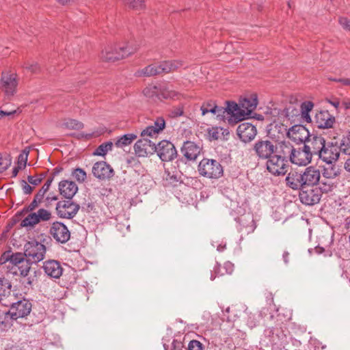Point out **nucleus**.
Listing matches in <instances>:
<instances>
[{
  "label": "nucleus",
  "mask_w": 350,
  "mask_h": 350,
  "mask_svg": "<svg viewBox=\"0 0 350 350\" xmlns=\"http://www.w3.org/2000/svg\"><path fill=\"white\" fill-rule=\"evenodd\" d=\"M18 81L16 75L10 72H3L0 87L8 98L13 96L16 92Z\"/></svg>",
  "instance_id": "6"
},
{
  "label": "nucleus",
  "mask_w": 350,
  "mask_h": 350,
  "mask_svg": "<svg viewBox=\"0 0 350 350\" xmlns=\"http://www.w3.org/2000/svg\"><path fill=\"white\" fill-rule=\"evenodd\" d=\"M340 149L343 153L350 156V135L342 141Z\"/></svg>",
  "instance_id": "44"
},
{
  "label": "nucleus",
  "mask_w": 350,
  "mask_h": 350,
  "mask_svg": "<svg viewBox=\"0 0 350 350\" xmlns=\"http://www.w3.org/2000/svg\"><path fill=\"white\" fill-rule=\"evenodd\" d=\"M158 93L157 88L155 85H149L144 88L143 94L148 98H152Z\"/></svg>",
  "instance_id": "47"
},
{
  "label": "nucleus",
  "mask_w": 350,
  "mask_h": 350,
  "mask_svg": "<svg viewBox=\"0 0 350 350\" xmlns=\"http://www.w3.org/2000/svg\"><path fill=\"white\" fill-rule=\"evenodd\" d=\"M46 191H45L42 189H40L38 192L36 194L35 198H36L38 200H40L41 202L44 197V195L46 194Z\"/></svg>",
  "instance_id": "60"
},
{
  "label": "nucleus",
  "mask_w": 350,
  "mask_h": 350,
  "mask_svg": "<svg viewBox=\"0 0 350 350\" xmlns=\"http://www.w3.org/2000/svg\"><path fill=\"white\" fill-rule=\"evenodd\" d=\"M154 152L163 161H171L177 157L174 145L167 140H162L155 145Z\"/></svg>",
  "instance_id": "8"
},
{
  "label": "nucleus",
  "mask_w": 350,
  "mask_h": 350,
  "mask_svg": "<svg viewBox=\"0 0 350 350\" xmlns=\"http://www.w3.org/2000/svg\"><path fill=\"white\" fill-rule=\"evenodd\" d=\"M183 114V110L180 107H176L172 110L171 116L173 118L181 116Z\"/></svg>",
  "instance_id": "58"
},
{
  "label": "nucleus",
  "mask_w": 350,
  "mask_h": 350,
  "mask_svg": "<svg viewBox=\"0 0 350 350\" xmlns=\"http://www.w3.org/2000/svg\"><path fill=\"white\" fill-rule=\"evenodd\" d=\"M304 188L313 187L320 181L321 172L314 167L310 166L301 172Z\"/></svg>",
  "instance_id": "17"
},
{
  "label": "nucleus",
  "mask_w": 350,
  "mask_h": 350,
  "mask_svg": "<svg viewBox=\"0 0 350 350\" xmlns=\"http://www.w3.org/2000/svg\"><path fill=\"white\" fill-rule=\"evenodd\" d=\"M23 67L27 70L28 71L32 72V73H36L37 72H38L40 70V66L38 65V64L37 62H25L23 64Z\"/></svg>",
  "instance_id": "45"
},
{
  "label": "nucleus",
  "mask_w": 350,
  "mask_h": 350,
  "mask_svg": "<svg viewBox=\"0 0 350 350\" xmlns=\"http://www.w3.org/2000/svg\"><path fill=\"white\" fill-rule=\"evenodd\" d=\"M225 268L226 269V273H231L232 271L233 265L229 262L225 263L224 265Z\"/></svg>",
  "instance_id": "64"
},
{
  "label": "nucleus",
  "mask_w": 350,
  "mask_h": 350,
  "mask_svg": "<svg viewBox=\"0 0 350 350\" xmlns=\"http://www.w3.org/2000/svg\"><path fill=\"white\" fill-rule=\"evenodd\" d=\"M12 319L9 310L6 312L0 313V330L4 331L10 325V320Z\"/></svg>",
  "instance_id": "37"
},
{
  "label": "nucleus",
  "mask_w": 350,
  "mask_h": 350,
  "mask_svg": "<svg viewBox=\"0 0 350 350\" xmlns=\"http://www.w3.org/2000/svg\"><path fill=\"white\" fill-rule=\"evenodd\" d=\"M287 135L294 142L297 144L304 142V144L311 135L304 126L295 124L289 129Z\"/></svg>",
  "instance_id": "15"
},
{
  "label": "nucleus",
  "mask_w": 350,
  "mask_h": 350,
  "mask_svg": "<svg viewBox=\"0 0 350 350\" xmlns=\"http://www.w3.org/2000/svg\"><path fill=\"white\" fill-rule=\"evenodd\" d=\"M155 143L152 142L150 139H145L142 137L134 145V150L138 157H147L150 154L154 152Z\"/></svg>",
  "instance_id": "18"
},
{
  "label": "nucleus",
  "mask_w": 350,
  "mask_h": 350,
  "mask_svg": "<svg viewBox=\"0 0 350 350\" xmlns=\"http://www.w3.org/2000/svg\"><path fill=\"white\" fill-rule=\"evenodd\" d=\"M163 126L162 131L165 127V121L163 117H157L154 121L152 125H150L154 129H157L159 128V126Z\"/></svg>",
  "instance_id": "51"
},
{
  "label": "nucleus",
  "mask_w": 350,
  "mask_h": 350,
  "mask_svg": "<svg viewBox=\"0 0 350 350\" xmlns=\"http://www.w3.org/2000/svg\"><path fill=\"white\" fill-rule=\"evenodd\" d=\"M113 147L111 142H107L100 144L94 152V154L98 156H105L109 150H111Z\"/></svg>",
  "instance_id": "38"
},
{
  "label": "nucleus",
  "mask_w": 350,
  "mask_h": 350,
  "mask_svg": "<svg viewBox=\"0 0 350 350\" xmlns=\"http://www.w3.org/2000/svg\"><path fill=\"white\" fill-rule=\"evenodd\" d=\"M200 151L201 148L191 141L185 142L180 149V152L187 161H195Z\"/></svg>",
  "instance_id": "23"
},
{
  "label": "nucleus",
  "mask_w": 350,
  "mask_h": 350,
  "mask_svg": "<svg viewBox=\"0 0 350 350\" xmlns=\"http://www.w3.org/2000/svg\"><path fill=\"white\" fill-rule=\"evenodd\" d=\"M137 135L133 133H127L118 138L115 142V145L118 148H124L132 144L136 139Z\"/></svg>",
  "instance_id": "32"
},
{
  "label": "nucleus",
  "mask_w": 350,
  "mask_h": 350,
  "mask_svg": "<svg viewBox=\"0 0 350 350\" xmlns=\"http://www.w3.org/2000/svg\"><path fill=\"white\" fill-rule=\"evenodd\" d=\"M44 273L53 278H59L63 273V268L60 263L55 260H46L44 262Z\"/></svg>",
  "instance_id": "24"
},
{
  "label": "nucleus",
  "mask_w": 350,
  "mask_h": 350,
  "mask_svg": "<svg viewBox=\"0 0 350 350\" xmlns=\"http://www.w3.org/2000/svg\"><path fill=\"white\" fill-rule=\"evenodd\" d=\"M288 160L279 154H273L267 161V170L273 175H284L287 172Z\"/></svg>",
  "instance_id": "7"
},
{
  "label": "nucleus",
  "mask_w": 350,
  "mask_h": 350,
  "mask_svg": "<svg viewBox=\"0 0 350 350\" xmlns=\"http://www.w3.org/2000/svg\"><path fill=\"white\" fill-rule=\"evenodd\" d=\"M60 194L68 200H71L78 191L77 184L73 181L62 180L59 183Z\"/></svg>",
  "instance_id": "25"
},
{
  "label": "nucleus",
  "mask_w": 350,
  "mask_h": 350,
  "mask_svg": "<svg viewBox=\"0 0 350 350\" xmlns=\"http://www.w3.org/2000/svg\"><path fill=\"white\" fill-rule=\"evenodd\" d=\"M162 94H163V97L165 98H173L176 95V94L174 91H171V90L169 91L167 90H163Z\"/></svg>",
  "instance_id": "62"
},
{
  "label": "nucleus",
  "mask_w": 350,
  "mask_h": 350,
  "mask_svg": "<svg viewBox=\"0 0 350 350\" xmlns=\"http://www.w3.org/2000/svg\"><path fill=\"white\" fill-rule=\"evenodd\" d=\"M164 73L163 70L162 62L159 65L151 64L144 68L138 70L135 72L136 77H152L157 75Z\"/></svg>",
  "instance_id": "27"
},
{
  "label": "nucleus",
  "mask_w": 350,
  "mask_h": 350,
  "mask_svg": "<svg viewBox=\"0 0 350 350\" xmlns=\"http://www.w3.org/2000/svg\"><path fill=\"white\" fill-rule=\"evenodd\" d=\"M258 105V100L256 95L250 98H244L240 101L241 111L239 120H243L249 116L256 109Z\"/></svg>",
  "instance_id": "21"
},
{
  "label": "nucleus",
  "mask_w": 350,
  "mask_h": 350,
  "mask_svg": "<svg viewBox=\"0 0 350 350\" xmlns=\"http://www.w3.org/2000/svg\"><path fill=\"white\" fill-rule=\"evenodd\" d=\"M137 47L132 44L123 46H108L102 51L101 58L103 61L113 62L128 57L136 51Z\"/></svg>",
  "instance_id": "1"
},
{
  "label": "nucleus",
  "mask_w": 350,
  "mask_h": 350,
  "mask_svg": "<svg viewBox=\"0 0 350 350\" xmlns=\"http://www.w3.org/2000/svg\"><path fill=\"white\" fill-rule=\"evenodd\" d=\"M79 205L68 200L59 201L57 203L56 211L61 218L72 219L79 210Z\"/></svg>",
  "instance_id": "11"
},
{
  "label": "nucleus",
  "mask_w": 350,
  "mask_h": 350,
  "mask_svg": "<svg viewBox=\"0 0 350 350\" xmlns=\"http://www.w3.org/2000/svg\"><path fill=\"white\" fill-rule=\"evenodd\" d=\"M340 174V170L335 163L327 164L322 170V177L325 179H335Z\"/></svg>",
  "instance_id": "30"
},
{
  "label": "nucleus",
  "mask_w": 350,
  "mask_h": 350,
  "mask_svg": "<svg viewBox=\"0 0 350 350\" xmlns=\"http://www.w3.org/2000/svg\"><path fill=\"white\" fill-rule=\"evenodd\" d=\"M315 124L319 129H330L336 122L335 117L328 111H321L314 117Z\"/></svg>",
  "instance_id": "22"
},
{
  "label": "nucleus",
  "mask_w": 350,
  "mask_h": 350,
  "mask_svg": "<svg viewBox=\"0 0 350 350\" xmlns=\"http://www.w3.org/2000/svg\"><path fill=\"white\" fill-rule=\"evenodd\" d=\"M327 102L334 106L336 109H338L340 105V102L337 98L333 100L328 99Z\"/></svg>",
  "instance_id": "63"
},
{
  "label": "nucleus",
  "mask_w": 350,
  "mask_h": 350,
  "mask_svg": "<svg viewBox=\"0 0 350 350\" xmlns=\"http://www.w3.org/2000/svg\"><path fill=\"white\" fill-rule=\"evenodd\" d=\"M162 127L163 126L159 125L158 129H154L151 126H148L141 131L140 136L145 139L157 137L162 131Z\"/></svg>",
  "instance_id": "34"
},
{
  "label": "nucleus",
  "mask_w": 350,
  "mask_h": 350,
  "mask_svg": "<svg viewBox=\"0 0 350 350\" xmlns=\"http://www.w3.org/2000/svg\"><path fill=\"white\" fill-rule=\"evenodd\" d=\"M53 180V177H51V178H48L41 189H42L43 191L44 190L45 191H47L49 189Z\"/></svg>",
  "instance_id": "61"
},
{
  "label": "nucleus",
  "mask_w": 350,
  "mask_h": 350,
  "mask_svg": "<svg viewBox=\"0 0 350 350\" xmlns=\"http://www.w3.org/2000/svg\"><path fill=\"white\" fill-rule=\"evenodd\" d=\"M188 350H203V345L198 340H192L188 345Z\"/></svg>",
  "instance_id": "49"
},
{
  "label": "nucleus",
  "mask_w": 350,
  "mask_h": 350,
  "mask_svg": "<svg viewBox=\"0 0 350 350\" xmlns=\"http://www.w3.org/2000/svg\"><path fill=\"white\" fill-rule=\"evenodd\" d=\"M124 3L135 10H142L145 8L144 0H124Z\"/></svg>",
  "instance_id": "39"
},
{
  "label": "nucleus",
  "mask_w": 350,
  "mask_h": 350,
  "mask_svg": "<svg viewBox=\"0 0 350 350\" xmlns=\"http://www.w3.org/2000/svg\"><path fill=\"white\" fill-rule=\"evenodd\" d=\"M52 217L51 213L44 208H40L37 212L31 213L21 223L23 227L32 228L41 221H46Z\"/></svg>",
  "instance_id": "9"
},
{
  "label": "nucleus",
  "mask_w": 350,
  "mask_h": 350,
  "mask_svg": "<svg viewBox=\"0 0 350 350\" xmlns=\"http://www.w3.org/2000/svg\"><path fill=\"white\" fill-rule=\"evenodd\" d=\"M313 106V103L310 101L303 103L301 105V113H309L312 109Z\"/></svg>",
  "instance_id": "52"
},
{
  "label": "nucleus",
  "mask_w": 350,
  "mask_h": 350,
  "mask_svg": "<svg viewBox=\"0 0 350 350\" xmlns=\"http://www.w3.org/2000/svg\"><path fill=\"white\" fill-rule=\"evenodd\" d=\"M295 147L288 141H282L279 143L278 154L282 158L290 161Z\"/></svg>",
  "instance_id": "28"
},
{
  "label": "nucleus",
  "mask_w": 350,
  "mask_h": 350,
  "mask_svg": "<svg viewBox=\"0 0 350 350\" xmlns=\"http://www.w3.org/2000/svg\"><path fill=\"white\" fill-rule=\"evenodd\" d=\"M10 163L4 159L0 154V173L5 171L9 166Z\"/></svg>",
  "instance_id": "57"
},
{
  "label": "nucleus",
  "mask_w": 350,
  "mask_h": 350,
  "mask_svg": "<svg viewBox=\"0 0 350 350\" xmlns=\"http://www.w3.org/2000/svg\"><path fill=\"white\" fill-rule=\"evenodd\" d=\"M312 159L304 145L302 147H295L290 161L299 166H306L311 162Z\"/></svg>",
  "instance_id": "19"
},
{
  "label": "nucleus",
  "mask_w": 350,
  "mask_h": 350,
  "mask_svg": "<svg viewBox=\"0 0 350 350\" xmlns=\"http://www.w3.org/2000/svg\"><path fill=\"white\" fill-rule=\"evenodd\" d=\"M299 198L303 204L312 206L319 202L321 193L318 188H302L299 191Z\"/></svg>",
  "instance_id": "12"
},
{
  "label": "nucleus",
  "mask_w": 350,
  "mask_h": 350,
  "mask_svg": "<svg viewBox=\"0 0 350 350\" xmlns=\"http://www.w3.org/2000/svg\"><path fill=\"white\" fill-rule=\"evenodd\" d=\"M45 253V246L37 241L28 242L25 245L24 254L27 261L31 263H36L43 260Z\"/></svg>",
  "instance_id": "3"
},
{
  "label": "nucleus",
  "mask_w": 350,
  "mask_h": 350,
  "mask_svg": "<svg viewBox=\"0 0 350 350\" xmlns=\"http://www.w3.org/2000/svg\"><path fill=\"white\" fill-rule=\"evenodd\" d=\"M163 347L165 350H182L183 345L180 342L173 340L170 345L164 343Z\"/></svg>",
  "instance_id": "46"
},
{
  "label": "nucleus",
  "mask_w": 350,
  "mask_h": 350,
  "mask_svg": "<svg viewBox=\"0 0 350 350\" xmlns=\"http://www.w3.org/2000/svg\"><path fill=\"white\" fill-rule=\"evenodd\" d=\"M29 262L30 261H27V260H26L22 264L18 265V269L20 272V275L24 278H26L28 275L30 271L31 267Z\"/></svg>",
  "instance_id": "42"
},
{
  "label": "nucleus",
  "mask_w": 350,
  "mask_h": 350,
  "mask_svg": "<svg viewBox=\"0 0 350 350\" xmlns=\"http://www.w3.org/2000/svg\"><path fill=\"white\" fill-rule=\"evenodd\" d=\"M92 174L97 178L104 180L113 176V170L105 161H99L94 163Z\"/></svg>",
  "instance_id": "20"
},
{
  "label": "nucleus",
  "mask_w": 350,
  "mask_h": 350,
  "mask_svg": "<svg viewBox=\"0 0 350 350\" xmlns=\"http://www.w3.org/2000/svg\"><path fill=\"white\" fill-rule=\"evenodd\" d=\"M50 235L60 243H67L70 238V232L62 222L54 221L49 228Z\"/></svg>",
  "instance_id": "10"
},
{
  "label": "nucleus",
  "mask_w": 350,
  "mask_h": 350,
  "mask_svg": "<svg viewBox=\"0 0 350 350\" xmlns=\"http://www.w3.org/2000/svg\"><path fill=\"white\" fill-rule=\"evenodd\" d=\"M276 147L270 140H258L254 146L256 155L260 159H268L276 152Z\"/></svg>",
  "instance_id": "13"
},
{
  "label": "nucleus",
  "mask_w": 350,
  "mask_h": 350,
  "mask_svg": "<svg viewBox=\"0 0 350 350\" xmlns=\"http://www.w3.org/2000/svg\"><path fill=\"white\" fill-rule=\"evenodd\" d=\"M226 111L228 115H232L237 117L239 119L241 107L240 105H238L236 103L232 101H227L226 102Z\"/></svg>",
  "instance_id": "36"
},
{
  "label": "nucleus",
  "mask_w": 350,
  "mask_h": 350,
  "mask_svg": "<svg viewBox=\"0 0 350 350\" xmlns=\"http://www.w3.org/2000/svg\"><path fill=\"white\" fill-rule=\"evenodd\" d=\"M215 105L216 104L213 101H208L202 104L201 106L202 114L204 116L207 113H215Z\"/></svg>",
  "instance_id": "41"
},
{
  "label": "nucleus",
  "mask_w": 350,
  "mask_h": 350,
  "mask_svg": "<svg viewBox=\"0 0 350 350\" xmlns=\"http://www.w3.org/2000/svg\"><path fill=\"white\" fill-rule=\"evenodd\" d=\"M340 146L336 143L325 142L318 158L326 164L335 163L340 157Z\"/></svg>",
  "instance_id": "5"
},
{
  "label": "nucleus",
  "mask_w": 350,
  "mask_h": 350,
  "mask_svg": "<svg viewBox=\"0 0 350 350\" xmlns=\"http://www.w3.org/2000/svg\"><path fill=\"white\" fill-rule=\"evenodd\" d=\"M183 66L184 64L180 60L165 61L162 62L163 70L164 73L174 71L180 67H183Z\"/></svg>",
  "instance_id": "33"
},
{
  "label": "nucleus",
  "mask_w": 350,
  "mask_h": 350,
  "mask_svg": "<svg viewBox=\"0 0 350 350\" xmlns=\"http://www.w3.org/2000/svg\"><path fill=\"white\" fill-rule=\"evenodd\" d=\"M27 180L29 184L33 186H36L42 181V178H37L36 176H29L27 177Z\"/></svg>",
  "instance_id": "56"
},
{
  "label": "nucleus",
  "mask_w": 350,
  "mask_h": 350,
  "mask_svg": "<svg viewBox=\"0 0 350 350\" xmlns=\"http://www.w3.org/2000/svg\"><path fill=\"white\" fill-rule=\"evenodd\" d=\"M63 126L68 129L79 130L83 127L82 122L74 119H68L64 121Z\"/></svg>",
  "instance_id": "40"
},
{
  "label": "nucleus",
  "mask_w": 350,
  "mask_h": 350,
  "mask_svg": "<svg viewBox=\"0 0 350 350\" xmlns=\"http://www.w3.org/2000/svg\"><path fill=\"white\" fill-rule=\"evenodd\" d=\"M198 172L204 177L219 178L224 173L221 165L217 160L203 159L198 165Z\"/></svg>",
  "instance_id": "2"
},
{
  "label": "nucleus",
  "mask_w": 350,
  "mask_h": 350,
  "mask_svg": "<svg viewBox=\"0 0 350 350\" xmlns=\"http://www.w3.org/2000/svg\"><path fill=\"white\" fill-rule=\"evenodd\" d=\"M339 23L345 29L350 31V20H349L347 18H340Z\"/></svg>",
  "instance_id": "55"
},
{
  "label": "nucleus",
  "mask_w": 350,
  "mask_h": 350,
  "mask_svg": "<svg viewBox=\"0 0 350 350\" xmlns=\"http://www.w3.org/2000/svg\"><path fill=\"white\" fill-rule=\"evenodd\" d=\"M333 180V179H325L322 177V179H320L318 183L320 185L318 189H319L321 193H328L331 191L334 186Z\"/></svg>",
  "instance_id": "35"
},
{
  "label": "nucleus",
  "mask_w": 350,
  "mask_h": 350,
  "mask_svg": "<svg viewBox=\"0 0 350 350\" xmlns=\"http://www.w3.org/2000/svg\"><path fill=\"white\" fill-rule=\"evenodd\" d=\"M285 180L286 185L292 189L301 190L304 188L301 172H290L286 176Z\"/></svg>",
  "instance_id": "26"
},
{
  "label": "nucleus",
  "mask_w": 350,
  "mask_h": 350,
  "mask_svg": "<svg viewBox=\"0 0 350 350\" xmlns=\"http://www.w3.org/2000/svg\"><path fill=\"white\" fill-rule=\"evenodd\" d=\"M11 288L12 284L8 280L4 278H0V296H8L11 301L16 299L14 295L11 294Z\"/></svg>",
  "instance_id": "31"
},
{
  "label": "nucleus",
  "mask_w": 350,
  "mask_h": 350,
  "mask_svg": "<svg viewBox=\"0 0 350 350\" xmlns=\"http://www.w3.org/2000/svg\"><path fill=\"white\" fill-rule=\"evenodd\" d=\"M41 203V202L40 200H38L36 198H34V199L33 200V201L30 203V204L28 206V209L29 211H33L34 209H36L38 205Z\"/></svg>",
  "instance_id": "59"
},
{
  "label": "nucleus",
  "mask_w": 350,
  "mask_h": 350,
  "mask_svg": "<svg viewBox=\"0 0 350 350\" xmlns=\"http://www.w3.org/2000/svg\"><path fill=\"white\" fill-rule=\"evenodd\" d=\"M215 113L214 115H216L217 117L224 118L225 117V114L227 113L226 108L224 107H219L217 105H215Z\"/></svg>",
  "instance_id": "54"
},
{
  "label": "nucleus",
  "mask_w": 350,
  "mask_h": 350,
  "mask_svg": "<svg viewBox=\"0 0 350 350\" xmlns=\"http://www.w3.org/2000/svg\"><path fill=\"white\" fill-rule=\"evenodd\" d=\"M326 141L321 135H311L308 139L304 144L310 157L319 156Z\"/></svg>",
  "instance_id": "14"
},
{
  "label": "nucleus",
  "mask_w": 350,
  "mask_h": 350,
  "mask_svg": "<svg viewBox=\"0 0 350 350\" xmlns=\"http://www.w3.org/2000/svg\"><path fill=\"white\" fill-rule=\"evenodd\" d=\"M5 306H8L7 303H3ZM10 306L9 312L13 320H16L19 318H23L27 316L31 310V302L26 299H18L16 301H12L9 304Z\"/></svg>",
  "instance_id": "4"
},
{
  "label": "nucleus",
  "mask_w": 350,
  "mask_h": 350,
  "mask_svg": "<svg viewBox=\"0 0 350 350\" xmlns=\"http://www.w3.org/2000/svg\"><path fill=\"white\" fill-rule=\"evenodd\" d=\"M29 154V150L25 149L21 154H19L18 158V163L20 166H25L27 161V157Z\"/></svg>",
  "instance_id": "48"
},
{
  "label": "nucleus",
  "mask_w": 350,
  "mask_h": 350,
  "mask_svg": "<svg viewBox=\"0 0 350 350\" xmlns=\"http://www.w3.org/2000/svg\"><path fill=\"white\" fill-rule=\"evenodd\" d=\"M223 130L222 128L220 127H213L208 131L209 137L212 139H217L219 137V133Z\"/></svg>",
  "instance_id": "50"
},
{
  "label": "nucleus",
  "mask_w": 350,
  "mask_h": 350,
  "mask_svg": "<svg viewBox=\"0 0 350 350\" xmlns=\"http://www.w3.org/2000/svg\"><path fill=\"white\" fill-rule=\"evenodd\" d=\"M237 133L243 142L247 143L254 139L257 134V130L256 126L252 124L250 122H243L238 126Z\"/></svg>",
  "instance_id": "16"
},
{
  "label": "nucleus",
  "mask_w": 350,
  "mask_h": 350,
  "mask_svg": "<svg viewBox=\"0 0 350 350\" xmlns=\"http://www.w3.org/2000/svg\"><path fill=\"white\" fill-rule=\"evenodd\" d=\"M21 186L25 194H30L33 191V187L24 180L21 181Z\"/></svg>",
  "instance_id": "53"
},
{
  "label": "nucleus",
  "mask_w": 350,
  "mask_h": 350,
  "mask_svg": "<svg viewBox=\"0 0 350 350\" xmlns=\"http://www.w3.org/2000/svg\"><path fill=\"white\" fill-rule=\"evenodd\" d=\"M73 177L79 183H83L86 179V172L81 168L75 169L72 173Z\"/></svg>",
  "instance_id": "43"
},
{
  "label": "nucleus",
  "mask_w": 350,
  "mask_h": 350,
  "mask_svg": "<svg viewBox=\"0 0 350 350\" xmlns=\"http://www.w3.org/2000/svg\"><path fill=\"white\" fill-rule=\"evenodd\" d=\"M24 256L25 254L20 252L12 254V255H10L9 252L4 253L0 258V263L3 264L5 261L10 260L11 263L15 265H19L25 261Z\"/></svg>",
  "instance_id": "29"
}]
</instances>
